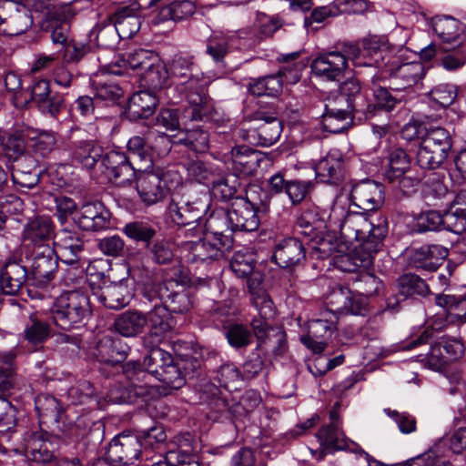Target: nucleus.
I'll list each match as a JSON object with an SVG mask.
<instances>
[{"mask_svg": "<svg viewBox=\"0 0 466 466\" xmlns=\"http://www.w3.org/2000/svg\"><path fill=\"white\" fill-rule=\"evenodd\" d=\"M329 227L339 228L349 241H361L371 252H378L388 234L389 226L385 216L377 212L357 211L349 208V201L337 197L327 216Z\"/></svg>", "mask_w": 466, "mask_h": 466, "instance_id": "1", "label": "nucleus"}, {"mask_svg": "<svg viewBox=\"0 0 466 466\" xmlns=\"http://www.w3.org/2000/svg\"><path fill=\"white\" fill-rule=\"evenodd\" d=\"M194 67L193 56L177 55L170 64V74L177 78V89L187 102L185 117L193 121H206L215 110L208 94L211 78L201 72L194 73Z\"/></svg>", "mask_w": 466, "mask_h": 466, "instance_id": "2", "label": "nucleus"}, {"mask_svg": "<svg viewBox=\"0 0 466 466\" xmlns=\"http://www.w3.org/2000/svg\"><path fill=\"white\" fill-rule=\"evenodd\" d=\"M155 344L147 340V346L149 347V350L144 358L142 365L137 361H128L126 364L125 373L130 380L128 397H111L110 400L114 401H132L133 397L145 400L151 393L152 389L148 386L147 380L150 375L157 377L165 366L172 362L173 358L170 353Z\"/></svg>", "mask_w": 466, "mask_h": 466, "instance_id": "3", "label": "nucleus"}, {"mask_svg": "<svg viewBox=\"0 0 466 466\" xmlns=\"http://www.w3.org/2000/svg\"><path fill=\"white\" fill-rule=\"evenodd\" d=\"M48 305L54 322L64 329L83 325L91 313L89 299L80 290L64 292Z\"/></svg>", "mask_w": 466, "mask_h": 466, "instance_id": "4", "label": "nucleus"}, {"mask_svg": "<svg viewBox=\"0 0 466 466\" xmlns=\"http://www.w3.org/2000/svg\"><path fill=\"white\" fill-rule=\"evenodd\" d=\"M57 258L50 244L31 247V299H50V287L54 274L57 268Z\"/></svg>", "mask_w": 466, "mask_h": 466, "instance_id": "5", "label": "nucleus"}, {"mask_svg": "<svg viewBox=\"0 0 466 466\" xmlns=\"http://www.w3.org/2000/svg\"><path fill=\"white\" fill-rule=\"evenodd\" d=\"M209 206L210 198L207 193L194 196L181 187L171 193L167 210L175 224L187 226L199 222Z\"/></svg>", "mask_w": 466, "mask_h": 466, "instance_id": "6", "label": "nucleus"}, {"mask_svg": "<svg viewBox=\"0 0 466 466\" xmlns=\"http://www.w3.org/2000/svg\"><path fill=\"white\" fill-rule=\"evenodd\" d=\"M452 141L448 130L430 126L424 128L417 152V163L422 168L435 169L447 158Z\"/></svg>", "mask_w": 466, "mask_h": 466, "instance_id": "7", "label": "nucleus"}, {"mask_svg": "<svg viewBox=\"0 0 466 466\" xmlns=\"http://www.w3.org/2000/svg\"><path fill=\"white\" fill-rule=\"evenodd\" d=\"M180 180L177 172L157 168L141 173L137 178V189L143 202L153 205L165 198L167 188L176 187Z\"/></svg>", "mask_w": 466, "mask_h": 466, "instance_id": "8", "label": "nucleus"}, {"mask_svg": "<svg viewBox=\"0 0 466 466\" xmlns=\"http://www.w3.org/2000/svg\"><path fill=\"white\" fill-rule=\"evenodd\" d=\"M140 12L137 5L118 8L113 15L108 16L113 25L97 26L96 39L101 45L109 46L105 43V38L108 34L115 36L117 34L121 39H129L133 37L140 29Z\"/></svg>", "mask_w": 466, "mask_h": 466, "instance_id": "9", "label": "nucleus"}, {"mask_svg": "<svg viewBox=\"0 0 466 466\" xmlns=\"http://www.w3.org/2000/svg\"><path fill=\"white\" fill-rule=\"evenodd\" d=\"M384 180L409 193L420 182V177L414 176L410 168V157L402 148H394L389 155V165L383 174Z\"/></svg>", "mask_w": 466, "mask_h": 466, "instance_id": "10", "label": "nucleus"}, {"mask_svg": "<svg viewBox=\"0 0 466 466\" xmlns=\"http://www.w3.org/2000/svg\"><path fill=\"white\" fill-rule=\"evenodd\" d=\"M407 49L399 46L394 56H389L386 73L397 81L400 86L396 89H404L417 85L426 74V69L421 62H404L403 57Z\"/></svg>", "mask_w": 466, "mask_h": 466, "instance_id": "11", "label": "nucleus"}, {"mask_svg": "<svg viewBox=\"0 0 466 466\" xmlns=\"http://www.w3.org/2000/svg\"><path fill=\"white\" fill-rule=\"evenodd\" d=\"M278 115L274 106H270L268 110L260 107L253 113V118L260 121L255 129L248 132V137H253L254 143L262 147H270L279 140L282 132V122Z\"/></svg>", "mask_w": 466, "mask_h": 466, "instance_id": "12", "label": "nucleus"}, {"mask_svg": "<svg viewBox=\"0 0 466 466\" xmlns=\"http://www.w3.org/2000/svg\"><path fill=\"white\" fill-rule=\"evenodd\" d=\"M142 454L140 438L121 433L111 441L106 457L113 466H123L133 464Z\"/></svg>", "mask_w": 466, "mask_h": 466, "instance_id": "13", "label": "nucleus"}, {"mask_svg": "<svg viewBox=\"0 0 466 466\" xmlns=\"http://www.w3.org/2000/svg\"><path fill=\"white\" fill-rule=\"evenodd\" d=\"M100 167H104L106 177L117 186L129 184L136 177L137 169L124 152L112 150L103 154Z\"/></svg>", "mask_w": 466, "mask_h": 466, "instance_id": "14", "label": "nucleus"}, {"mask_svg": "<svg viewBox=\"0 0 466 466\" xmlns=\"http://www.w3.org/2000/svg\"><path fill=\"white\" fill-rule=\"evenodd\" d=\"M79 228L86 231H100L110 228L111 213L100 201L82 204L74 216Z\"/></svg>", "mask_w": 466, "mask_h": 466, "instance_id": "15", "label": "nucleus"}, {"mask_svg": "<svg viewBox=\"0 0 466 466\" xmlns=\"http://www.w3.org/2000/svg\"><path fill=\"white\" fill-rule=\"evenodd\" d=\"M224 248L218 241L205 235L196 241H186L181 245V254L187 263H205L218 260L223 257Z\"/></svg>", "mask_w": 466, "mask_h": 466, "instance_id": "16", "label": "nucleus"}, {"mask_svg": "<svg viewBox=\"0 0 466 466\" xmlns=\"http://www.w3.org/2000/svg\"><path fill=\"white\" fill-rule=\"evenodd\" d=\"M302 65L296 63L293 65V74L290 78L288 77L287 74L291 71L283 66L275 75H268L263 77L252 79L248 84V91L253 96H275L281 92L283 86V77L292 83H296L300 78V70Z\"/></svg>", "mask_w": 466, "mask_h": 466, "instance_id": "17", "label": "nucleus"}, {"mask_svg": "<svg viewBox=\"0 0 466 466\" xmlns=\"http://www.w3.org/2000/svg\"><path fill=\"white\" fill-rule=\"evenodd\" d=\"M264 160L265 156L260 151L248 146H237L231 148L226 162L230 164L236 177H249L256 173Z\"/></svg>", "mask_w": 466, "mask_h": 466, "instance_id": "18", "label": "nucleus"}, {"mask_svg": "<svg viewBox=\"0 0 466 466\" xmlns=\"http://www.w3.org/2000/svg\"><path fill=\"white\" fill-rule=\"evenodd\" d=\"M364 66L386 70L389 56H394L399 47L390 46L382 36L373 35L361 41Z\"/></svg>", "mask_w": 466, "mask_h": 466, "instance_id": "19", "label": "nucleus"}, {"mask_svg": "<svg viewBox=\"0 0 466 466\" xmlns=\"http://www.w3.org/2000/svg\"><path fill=\"white\" fill-rule=\"evenodd\" d=\"M350 200L360 210L375 212L384 202L382 186L370 180L362 181L352 187Z\"/></svg>", "mask_w": 466, "mask_h": 466, "instance_id": "20", "label": "nucleus"}, {"mask_svg": "<svg viewBox=\"0 0 466 466\" xmlns=\"http://www.w3.org/2000/svg\"><path fill=\"white\" fill-rule=\"evenodd\" d=\"M159 300L167 308L170 313L183 314L187 312L193 306V299L189 289L175 282L159 285Z\"/></svg>", "mask_w": 466, "mask_h": 466, "instance_id": "21", "label": "nucleus"}, {"mask_svg": "<svg viewBox=\"0 0 466 466\" xmlns=\"http://www.w3.org/2000/svg\"><path fill=\"white\" fill-rule=\"evenodd\" d=\"M170 314L167 308L160 300L155 303L149 311L144 313L146 326L149 327V332L144 338L145 345H147L149 339L150 343H158L162 336L171 330L173 321Z\"/></svg>", "mask_w": 466, "mask_h": 466, "instance_id": "22", "label": "nucleus"}, {"mask_svg": "<svg viewBox=\"0 0 466 466\" xmlns=\"http://www.w3.org/2000/svg\"><path fill=\"white\" fill-rule=\"evenodd\" d=\"M310 67L314 76L322 80L339 81L347 67V62L340 52H329L316 57Z\"/></svg>", "mask_w": 466, "mask_h": 466, "instance_id": "23", "label": "nucleus"}, {"mask_svg": "<svg viewBox=\"0 0 466 466\" xmlns=\"http://www.w3.org/2000/svg\"><path fill=\"white\" fill-rule=\"evenodd\" d=\"M337 318L331 314L329 319H317L309 321L308 334L301 337V342L314 353H320L326 348L325 339L329 338L336 329Z\"/></svg>", "mask_w": 466, "mask_h": 466, "instance_id": "24", "label": "nucleus"}, {"mask_svg": "<svg viewBox=\"0 0 466 466\" xmlns=\"http://www.w3.org/2000/svg\"><path fill=\"white\" fill-rule=\"evenodd\" d=\"M229 216V209L216 208L205 222L206 235L228 248L232 245V237L228 234V231H232Z\"/></svg>", "mask_w": 466, "mask_h": 466, "instance_id": "25", "label": "nucleus"}, {"mask_svg": "<svg viewBox=\"0 0 466 466\" xmlns=\"http://www.w3.org/2000/svg\"><path fill=\"white\" fill-rule=\"evenodd\" d=\"M31 101H34L38 110L44 115L56 117L64 99L59 95H51L50 84L46 79H40L31 86Z\"/></svg>", "mask_w": 466, "mask_h": 466, "instance_id": "26", "label": "nucleus"}, {"mask_svg": "<svg viewBox=\"0 0 466 466\" xmlns=\"http://www.w3.org/2000/svg\"><path fill=\"white\" fill-rule=\"evenodd\" d=\"M273 258L281 268L300 265L306 258L304 244L296 238L282 239L275 247Z\"/></svg>", "mask_w": 466, "mask_h": 466, "instance_id": "27", "label": "nucleus"}, {"mask_svg": "<svg viewBox=\"0 0 466 466\" xmlns=\"http://www.w3.org/2000/svg\"><path fill=\"white\" fill-rule=\"evenodd\" d=\"M56 238V244L65 263L74 264L81 258L86 245L84 234L76 230L62 229Z\"/></svg>", "mask_w": 466, "mask_h": 466, "instance_id": "28", "label": "nucleus"}, {"mask_svg": "<svg viewBox=\"0 0 466 466\" xmlns=\"http://www.w3.org/2000/svg\"><path fill=\"white\" fill-rule=\"evenodd\" d=\"M229 220L232 231H255L258 228L260 218L255 207L249 202L240 199L229 209Z\"/></svg>", "mask_w": 466, "mask_h": 466, "instance_id": "29", "label": "nucleus"}, {"mask_svg": "<svg viewBox=\"0 0 466 466\" xmlns=\"http://www.w3.org/2000/svg\"><path fill=\"white\" fill-rule=\"evenodd\" d=\"M448 249L441 245H424L415 248L410 257L414 268L435 271L448 256Z\"/></svg>", "mask_w": 466, "mask_h": 466, "instance_id": "30", "label": "nucleus"}, {"mask_svg": "<svg viewBox=\"0 0 466 466\" xmlns=\"http://www.w3.org/2000/svg\"><path fill=\"white\" fill-rule=\"evenodd\" d=\"M58 450V439L46 432L31 435V466H45L55 458Z\"/></svg>", "mask_w": 466, "mask_h": 466, "instance_id": "31", "label": "nucleus"}, {"mask_svg": "<svg viewBox=\"0 0 466 466\" xmlns=\"http://www.w3.org/2000/svg\"><path fill=\"white\" fill-rule=\"evenodd\" d=\"M316 178L321 183L337 184L343 177V161L340 152L330 150L314 167Z\"/></svg>", "mask_w": 466, "mask_h": 466, "instance_id": "32", "label": "nucleus"}, {"mask_svg": "<svg viewBox=\"0 0 466 466\" xmlns=\"http://www.w3.org/2000/svg\"><path fill=\"white\" fill-rule=\"evenodd\" d=\"M93 294L100 303L111 309H123L132 298L130 289L123 280L105 285Z\"/></svg>", "mask_w": 466, "mask_h": 466, "instance_id": "33", "label": "nucleus"}, {"mask_svg": "<svg viewBox=\"0 0 466 466\" xmlns=\"http://www.w3.org/2000/svg\"><path fill=\"white\" fill-rule=\"evenodd\" d=\"M364 245L356 247L351 252L336 257V266L344 272H357L363 269H370L373 266L374 255Z\"/></svg>", "mask_w": 466, "mask_h": 466, "instance_id": "34", "label": "nucleus"}, {"mask_svg": "<svg viewBox=\"0 0 466 466\" xmlns=\"http://www.w3.org/2000/svg\"><path fill=\"white\" fill-rule=\"evenodd\" d=\"M325 110L329 114H354L360 113L369 117L374 114L375 106L366 97L359 96L355 102L338 94L333 98H329L325 104Z\"/></svg>", "mask_w": 466, "mask_h": 466, "instance_id": "35", "label": "nucleus"}, {"mask_svg": "<svg viewBox=\"0 0 466 466\" xmlns=\"http://www.w3.org/2000/svg\"><path fill=\"white\" fill-rule=\"evenodd\" d=\"M27 270L17 261H8L0 272V289L7 295H15L25 283Z\"/></svg>", "mask_w": 466, "mask_h": 466, "instance_id": "36", "label": "nucleus"}, {"mask_svg": "<svg viewBox=\"0 0 466 466\" xmlns=\"http://www.w3.org/2000/svg\"><path fill=\"white\" fill-rule=\"evenodd\" d=\"M158 99L149 90H142L131 96L127 105V114L133 119L147 118L153 115Z\"/></svg>", "mask_w": 466, "mask_h": 466, "instance_id": "37", "label": "nucleus"}, {"mask_svg": "<svg viewBox=\"0 0 466 466\" xmlns=\"http://www.w3.org/2000/svg\"><path fill=\"white\" fill-rule=\"evenodd\" d=\"M196 11V5L189 0H177L162 6L154 18L155 24L166 21H182L191 16Z\"/></svg>", "mask_w": 466, "mask_h": 466, "instance_id": "38", "label": "nucleus"}, {"mask_svg": "<svg viewBox=\"0 0 466 466\" xmlns=\"http://www.w3.org/2000/svg\"><path fill=\"white\" fill-rule=\"evenodd\" d=\"M146 327L144 312L128 309L121 313L115 321L116 330L124 337H136Z\"/></svg>", "mask_w": 466, "mask_h": 466, "instance_id": "39", "label": "nucleus"}, {"mask_svg": "<svg viewBox=\"0 0 466 466\" xmlns=\"http://www.w3.org/2000/svg\"><path fill=\"white\" fill-rule=\"evenodd\" d=\"M431 26L438 37L446 43L456 41L464 31V25L449 15L433 17Z\"/></svg>", "mask_w": 466, "mask_h": 466, "instance_id": "40", "label": "nucleus"}, {"mask_svg": "<svg viewBox=\"0 0 466 466\" xmlns=\"http://www.w3.org/2000/svg\"><path fill=\"white\" fill-rule=\"evenodd\" d=\"M35 410L38 415L40 425L47 422H58L62 412L59 400L46 393L35 397Z\"/></svg>", "mask_w": 466, "mask_h": 466, "instance_id": "41", "label": "nucleus"}, {"mask_svg": "<svg viewBox=\"0 0 466 466\" xmlns=\"http://www.w3.org/2000/svg\"><path fill=\"white\" fill-rule=\"evenodd\" d=\"M415 221L418 232L441 230L442 228L451 231H457L453 222L446 219V212L441 214L436 210L423 211L416 217Z\"/></svg>", "mask_w": 466, "mask_h": 466, "instance_id": "42", "label": "nucleus"}, {"mask_svg": "<svg viewBox=\"0 0 466 466\" xmlns=\"http://www.w3.org/2000/svg\"><path fill=\"white\" fill-rule=\"evenodd\" d=\"M333 299L341 306L336 308V310L347 314L364 316L368 312V302L365 297L360 295H352L348 289H340L333 294Z\"/></svg>", "mask_w": 466, "mask_h": 466, "instance_id": "43", "label": "nucleus"}, {"mask_svg": "<svg viewBox=\"0 0 466 466\" xmlns=\"http://www.w3.org/2000/svg\"><path fill=\"white\" fill-rule=\"evenodd\" d=\"M38 25L43 31H51V40L55 45L65 47L71 40L70 25L66 19H61L58 14L54 16L38 21Z\"/></svg>", "mask_w": 466, "mask_h": 466, "instance_id": "44", "label": "nucleus"}, {"mask_svg": "<svg viewBox=\"0 0 466 466\" xmlns=\"http://www.w3.org/2000/svg\"><path fill=\"white\" fill-rule=\"evenodd\" d=\"M55 226L49 216L37 215L31 219V247L53 244Z\"/></svg>", "mask_w": 466, "mask_h": 466, "instance_id": "45", "label": "nucleus"}, {"mask_svg": "<svg viewBox=\"0 0 466 466\" xmlns=\"http://www.w3.org/2000/svg\"><path fill=\"white\" fill-rule=\"evenodd\" d=\"M103 148L93 140L80 141L76 147L73 157L87 169L93 168L97 163L101 164Z\"/></svg>", "mask_w": 466, "mask_h": 466, "instance_id": "46", "label": "nucleus"}, {"mask_svg": "<svg viewBox=\"0 0 466 466\" xmlns=\"http://www.w3.org/2000/svg\"><path fill=\"white\" fill-rule=\"evenodd\" d=\"M317 438L322 447L332 450H346L350 441L346 438L339 425L328 424L317 433Z\"/></svg>", "mask_w": 466, "mask_h": 466, "instance_id": "47", "label": "nucleus"}, {"mask_svg": "<svg viewBox=\"0 0 466 466\" xmlns=\"http://www.w3.org/2000/svg\"><path fill=\"white\" fill-rule=\"evenodd\" d=\"M122 232L135 242L145 243L147 246L157 236V228L146 221H132L127 223Z\"/></svg>", "mask_w": 466, "mask_h": 466, "instance_id": "48", "label": "nucleus"}, {"mask_svg": "<svg viewBox=\"0 0 466 466\" xmlns=\"http://www.w3.org/2000/svg\"><path fill=\"white\" fill-rule=\"evenodd\" d=\"M355 291L365 298L379 294L382 283L370 269L360 270L352 279Z\"/></svg>", "mask_w": 466, "mask_h": 466, "instance_id": "49", "label": "nucleus"}, {"mask_svg": "<svg viewBox=\"0 0 466 466\" xmlns=\"http://www.w3.org/2000/svg\"><path fill=\"white\" fill-rule=\"evenodd\" d=\"M14 358L11 353L0 352V396L7 397L16 385Z\"/></svg>", "mask_w": 466, "mask_h": 466, "instance_id": "50", "label": "nucleus"}, {"mask_svg": "<svg viewBox=\"0 0 466 466\" xmlns=\"http://www.w3.org/2000/svg\"><path fill=\"white\" fill-rule=\"evenodd\" d=\"M153 61L141 72V78L149 87L160 88L167 79V70L158 56H153Z\"/></svg>", "mask_w": 466, "mask_h": 466, "instance_id": "51", "label": "nucleus"}, {"mask_svg": "<svg viewBox=\"0 0 466 466\" xmlns=\"http://www.w3.org/2000/svg\"><path fill=\"white\" fill-rule=\"evenodd\" d=\"M234 35L225 34L223 32L213 33L207 41V54L212 57L216 63L223 62L229 50V44Z\"/></svg>", "mask_w": 466, "mask_h": 466, "instance_id": "52", "label": "nucleus"}, {"mask_svg": "<svg viewBox=\"0 0 466 466\" xmlns=\"http://www.w3.org/2000/svg\"><path fill=\"white\" fill-rule=\"evenodd\" d=\"M436 304L446 309L451 321L462 320L466 316V298L454 295H438Z\"/></svg>", "mask_w": 466, "mask_h": 466, "instance_id": "53", "label": "nucleus"}, {"mask_svg": "<svg viewBox=\"0 0 466 466\" xmlns=\"http://www.w3.org/2000/svg\"><path fill=\"white\" fill-rule=\"evenodd\" d=\"M446 219L453 222L457 231L464 228L466 225V189L456 195L451 208L446 211Z\"/></svg>", "mask_w": 466, "mask_h": 466, "instance_id": "54", "label": "nucleus"}, {"mask_svg": "<svg viewBox=\"0 0 466 466\" xmlns=\"http://www.w3.org/2000/svg\"><path fill=\"white\" fill-rule=\"evenodd\" d=\"M137 436L140 438L145 451L147 449L157 450L167 441L165 429L158 423H154L148 429L140 430Z\"/></svg>", "mask_w": 466, "mask_h": 466, "instance_id": "55", "label": "nucleus"}, {"mask_svg": "<svg viewBox=\"0 0 466 466\" xmlns=\"http://www.w3.org/2000/svg\"><path fill=\"white\" fill-rule=\"evenodd\" d=\"M208 132L201 128L188 129L184 137L178 139V143L183 144L197 153L206 152L208 148Z\"/></svg>", "mask_w": 466, "mask_h": 466, "instance_id": "56", "label": "nucleus"}, {"mask_svg": "<svg viewBox=\"0 0 466 466\" xmlns=\"http://www.w3.org/2000/svg\"><path fill=\"white\" fill-rule=\"evenodd\" d=\"M153 243H149L147 254L149 258L157 264H168L172 261L174 253L172 244L164 238L153 239Z\"/></svg>", "mask_w": 466, "mask_h": 466, "instance_id": "57", "label": "nucleus"}, {"mask_svg": "<svg viewBox=\"0 0 466 466\" xmlns=\"http://www.w3.org/2000/svg\"><path fill=\"white\" fill-rule=\"evenodd\" d=\"M6 155L9 158L17 160L24 156L26 149V136L22 130H15L14 133L3 138L2 142Z\"/></svg>", "mask_w": 466, "mask_h": 466, "instance_id": "58", "label": "nucleus"}, {"mask_svg": "<svg viewBox=\"0 0 466 466\" xmlns=\"http://www.w3.org/2000/svg\"><path fill=\"white\" fill-rule=\"evenodd\" d=\"M352 119L353 114H329V111L325 110L321 123L326 131L339 134L350 127Z\"/></svg>", "mask_w": 466, "mask_h": 466, "instance_id": "59", "label": "nucleus"}, {"mask_svg": "<svg viewBox=\"0 0 466 466\" xmlns=\"http://www.w3.org/2000/svg\"><path fill=\"white\" fill-rule=\"evenodd\" d=\"M116 342L110 338H104L97 345V358L99 361L108 364H115L126 358L124 350H116Z\"/></svg>", "mask_w": 466, "mask_h": 466, "instance_id": "60", "label": "nucleus"}, {"mask_svg": "<svg viewBox=\"0 0 466 466\" xmlns=\"http://www.w3.org/2000/svg\"><path fill=\"white\" fill-rule=\"evenodd\" d=\"M55 144L53 133L31 128V152L45 157L52 151Z\"/></svg>", "mask_w": 466, "mask_h": 466, "instance_id": "61", "label": "nucleus"}, {"mask_svg": "<svg viewBox=\"0 0 466 466\" xmlns=\"http://www.w3.org/2000/svg\"><path fill=\"white\" fill-rule=\"evenodd\" d=\"M400 292L405 297L413 295H425L428 293V285L417 275L405 274L399 279Z\"/></svg>", "mask_w": 466, "mask_h": 466, "instance_id": "62", "label": "nucleus"}, {"mask_svg": "<svg viewBox=\"0 0 466 466\" xmlns=\"http://www.w3.org/2000/svg\"><path fill=\"white\" fill-rule=\"evenodd\" d=\"M185 376L180 366L172 359V362L165 366L156 378L172 389H179L185 383Z\"/></svg>", "mask_w": 466, "mask_h": 466, "instance_id": "63", "label": "nucleus"}, {"mask_svg": "<svg viewBox=\"0 0 466 466\" xmlns=\"http://www.w3.org/2000/svg\"><path fill=\"white\" fill-rule=\"evenodd\" d=\"M230 268L238 278H247L255 268L254 255L237 251L230 260Z\"/></svg>", "mask_w": 466, "mask_h": 466, "instance_id": "64", "label": "nucleus"}]
</instances>
